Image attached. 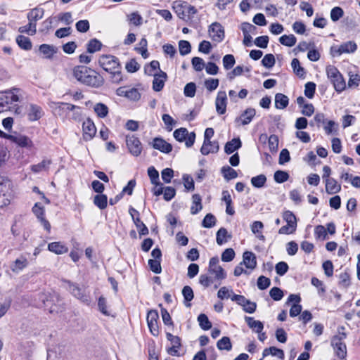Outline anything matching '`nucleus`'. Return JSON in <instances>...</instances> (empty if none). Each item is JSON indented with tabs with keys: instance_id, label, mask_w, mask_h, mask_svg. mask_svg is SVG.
<instances>
[{
	"instance_id": "obj_8",
	"label": "nucleus",
	"mask_w": 360,
	"mask_h": 360,
	"mask_svg": "<svg viewBox=\"0 0 360 360\" xmlns=\"http://www.w3.org/2000/svg\"><path fill=\"white\" fill-rule=\"evenodd\" d=\"M126 143L129 153L132 155L138 157L141 155L142 144L138 137L134 135H127Z\"/></svg>"
},
{
	"instance_id": "obj_19",
	"label": "nucleus",
	"mask_w": 360,
	"mask_h": 360,
	"mask_svg": "<svg viewBox=\"0 0 360 360\" xmlns=\"http://www.w3.org/2000/svg\"><path fill=\"white\" fill-rule=\"evenodd\" d=\"M226 93L224 91H220L218 92L216 98V110L219 115H223L226 110Z\"/></svg>"
},
{
	"instance_id": "obj_49",
	"label": "nucleus",
	"mask_w": 360,
	"mask_h": 360,
	"mask_svg": "<svg viewBox=\"0 0 360 360\" xmlns=\"http://www.w3.org/2000/svg\"><path fill=\"white\" fill-rule=\"evenodd\" d=\"M291 66L295 73L300 77H304L305 75L304 69L300 66V61L297 58H293L291 62Z\"/></svg>"
},
{
	"instance_id": "obj_52",
	"label": "nucleus",
	"mask_w": 360,
	"mask_h": 360,
	"mask_svg": "<svg viewBox=\"0 0 360 360\" xmlns=\"http://www.w3.org/2000/svg\"><path fill=\"white\" fill-rule=\"evenodd\" d=\"M349 80H348V88H356L359 86L360 83V75L358 74H354L352 72H349Z\"/></svg>"
},
{
	"instance_id": "obj_24",
	"label": "nucleus",
	"mask_w": 360,
	"mask_h": 360,
	"mask_svg": "<svg viewBox=\"0 0 360 360\" xmlns=\"http://www.w3.org/2000/svg\"><path fill=\"white\" fill-rule=\"evenodd\" d=\"M242 146V142L240 138H234L228 141L224 146V152L226 154H231Z\"/></svg>"
},
{
	"instance_id": "obj_3",
	"label": "nucleus",
	"mask_w": 360,
	"mask_h": 360,
	"mask_svg": "<svg viewBox=\"0 0 360 360\" xmlns=\"http://www.w3.org/2000/svg\"><path fill=\"white\" fill-rule=\"evenodd\" d=\"M12 192L11 181L0 175V208L10 204Z\"/></svg>"
},
{
	"instance_id": "obj_47",
	"label": "nucleus",
	"mask_w": 360,
	"mask_h": 360,
	"mask_svg": "<svg viewBox=\"0 0 360 360\" xmlns=\"http://www.w3.org/2000/svg\"><path fill=\"white\" fill-rule=\"evenodd\" d=\"M266 182V177L264 174H259L251 179V184L255 188H260Z\"/></svg>"
},
{
	"instance_id": "obj_13",
	"label": "nucleus",
	"mask_w": 360,
	"mask_h": 360,
	"mask_svg": "<svg viewBox=\"0 0 360 360\" xmlns=\"http://www.w3.org/2000/svg\"><path fill=\"white\" fill-rule=\"evenodd\" d=\"M158 319L159 315L157 310L151 309L148 312L146 317L147 323L150 332L153 336H158L159 334Z\"/></svg>"
},
{
	"instance_id": "obj_1",
	"label": "nucleus",
	"mask_w": 360,
	"mask_h": 360,
	"mask_svg": "<svg viewBox=\"0 0 360 360\" xmlns=\"http://www.w3.org/2000/svg\"><path fill=\"white\" fill-rule=\"evenodd\" d=\"M73 76L81 84L92 88H99L105 82L102 75L85 65L75 67L73 69Z\"/></svg>"
},
{
	"instance_id": "obj_20",
	"label": "nucleus",
	"mask_w": 360,
	"mask_h": 360,
	"mask_svg": "<svg viewBox=\"0 0 360 360\" xmlns=\"http://www.w3.org/2000/svg\"><path fill=\"white\" fill-rule=\"evenodd\" d=\"M153 147L164 153H169L172 150V146L170 143L158 137L153 139Z\"/></svg>"
},
{
	"instance_id": "obj_26",
	"label": "nucleus",
	"mask_w": 360,
	"mask_h": 360,
	"mask_svg": "<svg viewBox=\"0 0 360 360\" xmlns=\"http://www.w3.org/2000/svg\"><path fill=\"white\" fill-rule=\"evenodd\" d=\"M341 186L333 178L326 180V191L328 194H335L340 191Z\"/></svg>"
},
{
	"instance_id": "obj_7",
	"label": "nucleus",
	"mask_w": 360,
	"mask_h": 360,
	"mask_svg": "<svg viewBox=\"0 0 360 360\" xmlns=\"http://www.w3.org/2000/svg\"><path fill=\"white\" fill-rule=\"evenodd\" d=\"M357 49V45L354 41H348L342 43L339 46H332L330 54L333 57L340 56L342 53H352Z\"/></svg>"
},
{
	"instance_id": "obj_43",
	"label": "nucleus",
	"mask_w": 360,
	"mask_h": 360,
	"mask_svg": "<svg viewBox=\"0 0 360 360\" xmlns=\"http://www.w3.org/2000/svg\"><path fill=\"white\" fill-rule=\"evenodd\" d=\"M102 47L101 42L97 39H91L87 44V52L94 53L98 51H100Z\"/></svg>"
},
{
	"instance_id": "obj_41",
	"label": "nucleus",
	"mask_w": 360,
	"mask_h": 360,
	"mask_svg": "<svg viewBox=\"0 0 360 360\" xmlns=\"http://www.w3.org/2000/svg\"><path fill=\"white\" fill-rule=\"evenodd\" d=\"M279 42L284 46L292 47L296 44L297 39L293 34H284L279 38Z\"/></svg>"
},
{
	"instance_id": "obj_2",
	"label": "nucleus",
	"mask_w": 360,
	"mask_h": 360,
	"mask_svg": "<svg viewBox=\"0 0 360 360\" xmlns=\"http://www.w3.org/2000/svg\"><path fill=\"white\" fill-rule=\"evenodd\" d=\"M326 75L330 82L333 84L335 90L338 93L343 91L346 89V82L338 69L332 65L326 67Z\"/></svg>"
},
{
	"instance_id": "obj_15",
	"label": "nucleus",
	"mask_w": 360,
	"mask_h": 360,
	"mask_svg": "<svg viewBox=\"0 0 360 360\" xmlns=\"http://www.w3.org/2000/svg\"><path fill=\"white\" fill-rule=\"evenodd\" d=\"M129 212L132 218V220L138 229L139 233L140 236H146L148 234V229L144 224L143 221H141L139 217V212L132 207H130L129 209Z\"/></svg>"
},
{
	"instance_id": "obj_57",
	"label": "nucleus",
	"mask_w": 360,
	"mask_h": 360,
	"mask_svg": "<svg viewBox=\"0 0 360 360\" xmlns=\"http://www.w3.org/2000/svg\"><path fill=\"white\" fill-rule=\"evenodd\" d=\"M275 58L271 53L266 54L262 60V64L266 68H271L275 65Z\"/></svg>"
},
{
	"instance_id": "obj_32",
	"label": "nucleus",
	"mask_w": 360,
	"mask_h": 360,
	"mask_svg": "<svg viewBox=\"0 0 360 360\" xmlns=\"http://www.w3.org/2000/svg\"><path fill=\"white\" fill-rule=\"evenodd\" d=\"M192 200L193 202L191 207V213L192 214H196L202 209L201 203L202 199L199 194H194L192 196Z\"/></svg>"
},
{
	"instance_id": "obj_55",
	"label": "nucleus",
	"mask_w": 360,
	"mask_h": 360,
	"mask_svg": "<svg viewBox=\"0 0 360 360\" xmlns=\"http://www.w3.org/2000/svg\"><path fill=\"white\" fill-rule=\"evenodd\" d=\"M240 30H242L243 34H255L257 33V28L249 22H244L240 25Z\"/></svg>"
},
{
	"instance_id": "obj_29",
	"label": "nucleus",
	"mask_w": 360,
	"mask_h": 360,
	"mask_svg": "<svg viewBox=\"0 0 360 360\" xmlns=\"http://www.w3.org/2000/svg\"><path fill=\"white\" fill-rule=\"evenodd\" d=\"M39 50L45 56V58L48 59L52 58L53 55L57 52V49L54 46L46 44L40 45Z\"/></svg>"
},
{
	"instance_id": "obj_60",
	"label": "nucleus",
	"mask_w": 360,
	"mask_h": 360,
	"mask_svg": "<svg viewBox=\"0 0 360 360\" xmlns=\"http://www.w3.org/2000/svg\"><path fill=\"white\" fill-rule=\"evenodd\" d=\"M236 60L232 54L225 55L223 58V65L226 70H230L235 65Z\"/></svg>"
},
{
	"instance_id": "obj_58",
	"label": "nucleus",
	"mask_w": 360,
	"mask_h": 360,
	"mask_svg": "<svg viewBox=\"0 0 360 360\" xmlns=\"http://www.w3.org/2000/svg\"><path fill=\"white\" fill-rule=\"evenodd\" d=\"M316 86V84L312 82L306 83L304 86V95L308 98H312L314 96Z\"/></svg>"
},
{
	"instance_id": "obj_17",
	"label": "nucleus",
	"mask_w": 360,
	"mask_h": 360,
	"mask_svg": "<svg viewBox=\"0 0 360 360\" xmlns=\"http://www.w3.org/2000/svg\"><path fill=\"white\" fill-rule=\"evenodd\" d=\"M153 77V89L156 92L160 91L167 79V73L160 70L159 73L155 74Z\"/></svg>"
},
{
	"instance_id": "obj_30",
	"label": "nucleus",
	"mask_w": 360,
	"mask_h": 360,
	"mask_svg": "<svg viewBox=\"0 0 360 360\" xmlns=\"http://www.w3.org/2000/svg\"><path fill=\"white\" fill-rule=\"evenodd\" d=\"M289 103V98L287 96L278 93L275 96V107L278 109L285 108Z\"/></svg>"
},
{
	"instance_id": "obj_11",
	"label": "nucleus",
	"mask_w": 360,
	"mask_h": 360,
	"mask_svg": "<svg viewBox=\"0 0 360 360\" xmlns=\"http://www.w3.org/2000/svg\"><path fill=\"white\" fill-rule=\"evenodd\" d=\"M219 258L217 257H212L210 259L209 262V273L215 275V278L217 280H223L226 277V274L224 269L218 265Z\"/></svg>"
},
{
	"instance_id": "obj_61",
	"label": "nucleus",
	"mask_w": 360,
	"mask_h": 360,
	"mask_svg": "<svg viewBox=\"0 0 360 360\" xmlns=\"http://www.w3.org/2000/svg\"><path fill=\"white\" fill-rule=\"evenodd\" d=\"M161 260L158 259H150L148 260V265L150 267V269L155 274H160L162 271L161 264H160Z\"/></svg>"
},
{
	"instance_id": "obj_21",
	"label": "nucleus",
	"mask_w": 360,
	"mask_h": 360,
	"mask_svg": "<svg viewBox=\"0 0 360 360\" xmlns=\"http://www.w3.org/2000/svg\"><path fill=\"white\" fill-rule=\"evenodd\" d=\"M243 263L248 269H254L257 266V259L255 255L249 251H246L243 255Z\"/></svg>"
},
{
	"instance_id": "obj_53",
	"label": "nucleus",
	"mask_w": 360,
	"mask_h": 360,
	"mask_svg": "<svg viewBox=\"0 0 360 360\" xmlns=\"http://www.w3.org/2000/svg\"><path fill=\"white\" fill-rule=\"evenodd\" d=\"M157 69H160V63L158 60H153L148 65L145 66L144 72L146 75L149 76H154V75L155 74L154 73V72Z\"/></svg>"
},
{
	"instance_id": "obj_46",
	"label": "nucleus",
	"mask_w": 360,
	"mask_h": 360,
	"mask_svg": "<svg viewBox=\"0 0 360 360\" xmlns=\"http://www.w3.org/2000/svg\"><path fill=\"white\" fill-rule=\"evenodd\" d=\"M148 174L152 184H154L155 186L160 185V183L159 181V172L153 166L148 167Z\"/></svg>"
},
{
	"instance_id": "obj_39",
	"label": "nucleus",
	"mask_w": 360,
	"mask_h": 360,
	"mask_svg": "<svg viewBox=\"0 0 360 360\" xmlns=\"http://www.w3.org/2000/svg\"><path fill=\"white\" fill-rule=\"evenodd\" d=\"M217 347L219 350L231 351L232 349V343L229 337L224 336L217 341Z\"/></svg>"
},
{
	"instance_id": "obj_10",
	"label": "nucleus",
	"mask_w": 360,
	"mask_h": 360,
	"mask_svg": "<svg viewBox=\"0 0 360 360\" xmlns=\"http://www.w3.org/2000/svg\"><path fill=\"white\" fill-rule=\"evenodd\" d=\"M46 307L49 308L50 313H58L64 309V303L58 295H53L50 299L44 301Z\"/></svg>"
},
{
	"instance_id": "obj_14",
	"label": "nucleus",
	"mask_w": 360,
	"mask_h": 360,
	"mask_svg": "<svg viewBox=\"0 0 360 360\" xmlns=\"http://www.w3.org/2000/svg\"><path fill=\"white\" fill-rule=\"evenodd\" d=\"M166 338L172 345V347L167 349L169 354L174 356H179V349L181 347V340L179 336L173 335L172 333L167 332Z\"/></svg>"
},
{
	"instance_id": "obj_50",
	"label": "nucleus",
	"mask_w": 360,
	"mask_h": 360,
	"mask_svg": "<svg viewBox=\"0 0 360 360\" xmlns=\"http://www.w3.org/2000/svg\"><path fill=\"white\" fill-rule=\"evenodd\" d=\"M216 217L211 213H208L202 221V226L205 228H212L216 224Z\"/></svg>"
},
{
	"instance_id": "obj_5",
	"label": "nucleus",
	"mask_w": 360,
	"mask_h": 360,
	"mask_svg": "<svg viewBox=\"0 0 360 360\" xmlns=\"http://www.w3.org/2000/svg\"><path fill=\"white\" fill-rule=\"evenodd\" d=\"M98 63L108 72H111V71L116 69H121L118 58L112 55L101 56L98 60Z\"/></svg>"
},
{
	"instance_id": "obj_28",
	"label": "nucleus",
	"mask_w": 360,
	"mask_h": 360,
	"mask_svg": "<svg viewBox=\"0 0 360 360\" xmlns=\"http://www.w3.org/2000/svg\"><path fill=\"white\" fill-rule=\"evenodd\" d=\"M44 14V10L41 8H34L32 9L27 15L29 21L35 22L41 19Z\"/></svg>"
},
{
	"instance_id": "obj_63",
	"label": "nucleus",
	"mask_w": 360,
	"mask_h": 360,
	"mask_svg": "<svg viewBox=\"0 0 360 360\" xmlns=\"http://www.w3.org/2000/svg\"><path fill=\"white\" fill-rule=\"evenodd\" d=\"M75 27L78 32L85 33L89 30L90 25L87 20H81L76 22Z\"/></svg>"
},
{
	"instance_id": "obj_25",
	"label": "nucleus",
	"mask_w": 360,
	"mask_h": 360,
	"mask_svg": "<svg viewBox=\"0 0 360 360\" xmlns=\"http://www.w3.org/2000/svg\"><path fill=\"white\" fill-rule=\"evenodd\" d=\"M255 114L256 111L254 108H247L239 117L236 118V121L240 120L243 125L248 124L250 123Z\"/></svg>"
},
{
	"instance_id": "obj_45",
	"label": "nucleus",
	"mask_w": 360,
	"mask_h": 360,
	"mask_svg": "<svg viewBox=\"0 0 360 360\" xmlns=\"http://www.w3.org/2000/svg\"><path fill=\"white\" fill-rule=\"evenodd\" d=\"M94 111L101 118L105 117L108 114V108L106 105L102 103H98L94 106Z\"/></svg>"
},
{
	"instance_id": "obj_12",
	"label": "nucleus",
	"mask_w": 360,
	"mask_h": 360,
	"mask_svg": "<svg viewBox=\"0 0 360 360\" xmlns=\"http://www.w3.org/2000/svg\"><path fill=\"white\" fill-rule=\"evenodd\" d=\"M208 32L212 39L217 42H221L224 40V29L218 22H214L209 26Z\"/></svg>"
},
{
	"instance_id": "obj_6",
	"label": "nucleus",
	"mask_w": 360,
	"mask_h": 360,
	"mask_svg": "<svg viewBox=\"0 0 360 360\" xmlns=\"http://www.w3.org/2000/svg\"><path fill=\"white\" fill-rule=\"evenodd\" d=\"M174 137L179 142H183L185 141V144L187 148L191 147L195 139V133L191 132L188 134V130L186 128H179L174 131Z\"/></svg>"
},
{
	"instance_id": "obj_56",
	"label": "nucleus",
	"mask_w": 360,
	"mask_h": 360,
	"mask_svg": "<svg viewBox=\"0 0 360 360\" xmlns=\"http://www.w3.org/2000/svg\"><path fill=\"white\" fill-rule=\"evenodd\" d=\"M344 15V11L340 6H335L330 11V18L333 22L339 20Z\"/></svg>"
},
{
	"instance_id": "obj_4",
	"label": "nucleus",
	"mask_w": 360,
	"mask_h": 360,
	"mask_svg": "<svg viewBox=\"0 0 360 360\" xmlns=\"http://www.w3.org/2000/svg\"><path fill=\"white\" fill-rule=\"evenodd\" d=\"M68 284V289L69 292L77 299L86 305H89L91 302V298L86 292L84 288H80L77 283H72L70 281H65Z\"/></svg>"
},
{
	"instance_id": "obj_37",
	"label": "nucleus",
	"mask_w": 360,
	"mask_h": 360,
	"mask_svg": "<svg viewBox=\"0 0 360 360\" xmlns=\"http://www.w3.org/2000/svg\"><path fill=\"white\" fill-rule=\"evenodd\" d=\"M94 203L101 210H104L108 205V197L106 195L99 193L94 198Z\"/></svg>"
},
{
	"instance_id": "obj_35",
	"label": "nucleus",
	"mask_w": 360,
	"mask_h": 360,
	"mask_svg": "<svg viewBox=\"0 0 360 360\" xmlns=\"http://www.w3.org/2000/svg\"><path fill=\"white\" fill-rule=\"evenodd\" d=\"M48 248L51 252L58 255L65 253L68 250V248L60 242H53L49 243Z\"/></svg>"
},
{
	"instance_id": "obj_44",
	"label": "nucleus",
	"mask_w": 360,
	"mask_h": 360,
	"mask_svg": "<svg viewBox=\"0 0 360 360\" xmlns=\"http://www.w3.org/2000/svg\"><path fill=\"white\" fill-rule=\"evenodd\" d=\"M219 146L217 141H212L211 144L207 147H201L200 152L204 155H207L210 153H216L219 151Z\"/></svg>"
},
{
	"instance_id": "obj_18",
	"label": "nucleus",
	"mask_w": 360,
	"mask_h": 360,
	"mask_svg": "<svg viewBox=\"0 0 360 360\" xmlns=\"http://www.w3.org/2000/svg\"><path fill=\"white\" fill-rule=\"evenodd\" d=\"M331 345L333 347L336 355L341 359H345L347 356V347L343 342H340L338 338H332Z\"/></svg>"
},
{
	"instance_id": "obj_34",
	"label": "nucleus",
	"mask_w": 360,
	"mask_h": 360,
	"mask_svg": "<svg viewBox=\"0 0 360 360\" xmlns=\"http://www.w3.org/2000/svg\"><path fill=\"white\" fill-rule=\"evenodd\" d=\"M16 43L22 49L26 51L30 50L32 47L30 39L24 35H18L16 37Z\"/></svg>"
},
{
	"instance_id": "obj_48",
	"label": "nucleus",
	"mask_w": 360,
	"mask_h": 360,
	"mask_svg": "<svg viewBox=\"0 0 360 360\" xmlns=\"http://www.w3.org/2000/svg\"><path fill=\"white\" fill-rule=\"evenodd\" d=\"M289 174L283 170H277L274 175V181L278 184H282L289 179Z\"/></svg>"
},
{
	"instance_id": "obj_64",
	"label": "nucleus",
	"mask_w": 360,
	"mask_h": 360,
	"mask_svg": "<svg viewBox=\"0 0 360 360\" xmlns=\"http://www.w3.org/2000/svg\"><path fill=\"white\" fill-rule=\"evenodd\" d=\"M235 255L233 249L227 248L221 254V260L225 262H229L234 259Z\"/></svg>"
},
{
	"instance_id": "obj_22",
	"label": "nucleus",
	"mask_w": 360,
	"mask_h": 360,
	"mask_svg": "<svg viewBox=\"0 0 360 360\" xmlns=\"http://www.w3.org/2000/svg\"><path fill=\"white\" fill-rule=\"evenodd\" d=\"M28 265V261L24 256L16 259L11 265V269L14 273H18Z\"/></svg>"
},
{
	"instance_id": "obj_16",
	"label": "nucleus",
	"mask_w": 360,
	"mask_h": 360,
	"mask_svg": "<svg viewBox=\"0 0 360 360\" xmlns=\"http://www.w3.org/2000/svg\"><path fill=\"white\" fill-rule=\"evenodd\" d=\"M83 139L88 141L91 140L96 133V128L94 122L88 118L82 124Z\"/></svg>"
},
{
	"instance_id": "obj_27",
	"label": "nucleus",
	"mask_w": 360,
	"mask_h": 360,
	"mask_svg": "<svg viewBox=\"0 0 360 360\" xmlns=\"http://www.w3.org/2000/svg\"><path fill=\"white\" fill-rule=\"evenodd\" d=\"M8 140L18 144L20 147L29 146L32 143L27 136L22 135L14 136L11 134V136H8Z\"/></svg>"
},
{
	"instance_id": "obj_42",
	"label": "nucleus",
	"mask_w": 360,
	"mask_h": 360,
	"mask_svg": "<svg viewBox=\"0 0 360 360\" xmlns=\"http://www.w3.org/2000/svg\"><path fill=\"white\" fill-rule=\"evenodd\" d=\"M198 321L200 327L204 330H207L212 328V323L210 321L207 316L205 314H200L198 316Z\"/></svg>"
},
{
	"instance_id": "obj_31",
	"label": "nucleus",
	"mask_w": 360,
	"mask_h": 360,
	"mask_svg": "<svg viewBox=\"0 0 360 360\" xmlns=\"http://www.w3.org/2000/svg\"><path fill=\"white\" fill-rule=\"evenodd\" d=\"M245 320L248 324V326L255 330L256 333H260L263 328L264 324L260 321H256L252 317L245 316Z\"/></svg>"
},
{
	"instance_id": "obj_54",
	"label": "nucleus",
	"mask_w": 360,
	"mask_h": 360,
	"mask_svg": "<svg viewBox=\"0 0 360 360\" xmlns=\"http://www.w3.org/2000/svg\"><path fill=\"white\" fill-rule=\"evenodd\" d=\"M283 218L287 222V224H290V226H297L296 217L291 211H285L283 213Z\"/></svg>"
},
{
	"instance_id": "obj_38",
	"label": "nucleus",
	"mask_w": 360,
	"mask_h": 360,
	"mask_svg": "<svg viewBox=\"0 0 360 360\" xmlns=\"http://www.w3.org/2000/svg\"><path fill=\"white\" fill-rule=\"evenodd\" d=\"M227 238L231 239V235L228 234V231L225 228H220L217 232L216 241L219 245H221L227 241Z\"/></svg>"
},
{
	"instance_id": "obj_62",
	"label": "nucleus",
	"mask_w": 360,
	"mask_h": 360,
	"mask_svg": "<svg viewBox=\"0 0 360 360\" xmlns=\"http://www.w3.org/2000/svg\"><path fill=\"white\" fill-rule=\"evenodd\" d=\"M269 295L275 301L281 300L284 295L283 290L278 287H273L269 291Z\"/></svg>"
},
{
	"instance_id": "obj_23",
	"label": "nucleus",
	"mask_w": 360,
	"mask_h": 360,
	"mask_svg": "<svg viewBox=\"0 0 360 360\" xmlns=\"http://www.w3.org/2000/svg\"><path fill=\"white\" fill-rule=\"evenodd\" d=\"M44 115L42 108L35 104H31L28 113V118L30 121H36L39 120Z\"/></svg>"
},
{
	"instance_id": "obj_36",
	"label": "nucleus",
	"mask_w": 360,
	"mask_h": 360,
	"mask_svg": "<svg viewBox=\"0 0 360 360\" xmlns=\"http://www.w3.org/2000/svg\"><path fill=\"white\" fill-rule=\"evenodd\" d=\"M221 173L227 181L236 179L238 176L237 172L228 165L221 167Z\"/></svg>"
},
{
	"instance_id": "obj_33",
	"label": "nucleus",
	"mask_w": 360,
	"mask_h": 360,
	"mask_svg": "<svg viewBox=\"0 0 360 360\" xmlns=\"http://www.w3.org/2000/svg\"><path fill=\"white\" fill-rule=\"evenodd\" d=\"M20 91V89L13 87L10 89L6 90L4 93L6 94V103H12L13 102L19 101L20 98L18 95V93Z\"/></svg>"
},
{
	"instance_id": "obj_9",
	"label": "nucleus",
	"mask_w": 360,
	"mask_h": 360,
	"mask_svg": "<svg viewBox=\"0 0 360 360\" xmlns=\"http://www.w3.org/2000/svg\"><path fill=\"white\" fill-rule=\"evenodd\" d=\"M50 107L60 117H66L67 114L70 111L79 108L77 105L63 102H51Z\"/></svg>"
},
{
	"instance_id": "obj_59",
	"label": "nucleus",
	"mask_w": 360,
	"mask_h": 360,
	"mask_svg": "<svg viewBox=\"0 0 360 360\" xmlns=\"http://www.w3.org/2000/svg\"><path fill=\"white\" fill-rule=\"evenodd\" d=\"M196 91V85L193 82H189L186 84L184 93V95L187 97L193 98L195 95Z\"/></svg>"
},
{
	"instance_id": "obj_40",
	"label": "nucleus",
	"mask_w": 360,
	"mask_h": 360,
	"mask_svg": "<svg viewBox=\"0 0 360 360\" xmlns=\"http://www.w3.org/2000/svg\"><path fill=\"white\" fill-rule=\"evenodd\" d=\"M18 32L20 33H27L30 35H34L37 32V24L32 21L25 26L20 27Z\"/></svg>"
},
{
	"instance_id": "obj_51",
	"label": "nucleus",
	"mask_w": 360,
	"mask_h": 360,
	"mask_svg": "<svg viewBox=\"0 0 360 360\" xmlns=\"http://www.w3.org/2000/svg\"><path fill=\"white\" fill-rule=\"evenodd\" d=\"M179 49L180 54L181 56H185L191 51V45L188 41L180 40L179 41Z\"/></svg>"
}]
</instances>
